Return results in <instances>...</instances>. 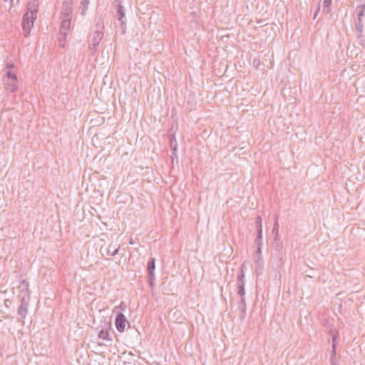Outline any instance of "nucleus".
<instances>
[{
  "instance_id": "f257e3e1",
  "label": "nucleus",
  "mask_w": 365,
  "mask_h": 365,
  "mask_svg": "<svg viewBox=\"0 0 365 365\" xmlns=\"http://www.w3.org/2000/svg\"><path fill=\"white\" fill-rule=\"evenodd\" d=\"M29 286V282L24 279L21 282V284L18 287L20 292L19 298L21 302V304L17 310L18 315L20 316V319H19L18 321L22 323H24L23 319L26 318L28 314V307L30 301Z\"/></svg>"
},
{
  "instance_id": "f03ea898",
  "label": "nucleus",
  "mask_w": 365,
  "mask_h": 365,
  "mask_svg": "<svg viewBox=\"0 0 365 365\" xmlns=\"http://www.w3.org/2000/svg\"><path fill=\"white\" fill-rule=\"evenodd\" d=\"M104 21L101 18L96 20L94 31L91 35V44L89 46L91 53L94 56L97 51L98 46L103 37Z\"/></svg>"
},
{
  "instance_id": "7ed1b4c3",
  "label": "nucleus",
  "mask_w": 365,
  "mask_h": 365,
  "mask_svg": "<svg viewBox=\"0 0 365 365\" xmlns=\"http://www.w3.org/2000/svg\"><path fill=\"white\" fill-rule=\"evenodd\" d=\"M38 9V2L37 0H29L26 5V18L36 19Z\"/></svg>"
},
{
  "instance_id": "20e7f679",
  "label": "nucleus",
  "mask_w": 365,
  "mask_h": 365,
  "mask_svg": "<svg viewBox=\"0 0 365 365\" xmlns=\"http://www.w3.org/2000/svg\"><path fill=\"white\" fill-rule=\"evenodd\" d=\"M116 7V17L118 20L120 22V27L122 29V33H125L126 29V20L125 18V9L124 7L120 4V3H116L114 4Z\"/></svg>"
},
{
  "instance_id": "39448f33",
  "label": "nucleus",
  "mask_w": 365,
  "mask_h": 365,
  "mask_svg": "<svg viewBox=\"0 0 365 365\" xmlns=\"http://www.w3.org/2000/svg\"><path fill=\"white\" fill-rule=\"evenodd\" d=\"M364 11H365V4H364L356 6V13L357 15L358 21L356 23V29L360 34L362 32L363 28H364V26L362 24V18L364 16Z\"/></svg>"
},
{
  "instance_id": "423d86ee",
  "label": "nucleus",
  "mask_w": 365,
  "mask_h": 365,
  "mask_svg": "<svg viewBox=\"0 0 365 365\" xmlns=\"http://www.w3.org/2000/svg\"><path fill=\"white\" fill-rule=\"evenodd\" d=\"M126 324H130L123 313H118L115 317V325L119 332H123Z\"/></svg>"
},
{
  "instance_id": "0eeeda50",
  "label": "nucleus",
  "mask_w": 365,
  "mask_h": 365,
  "mask_svg": "<svg viewBox=\"0 0 365 365\" xmlns=\"http://www.w3.org/2000/svg\"><path fill=\"white\" fill-rule=\"evenodd\" d=\"M5 89L8 92L14 93L19 88L17 76H14L11 79H3Z\"/></svg>"
},
{
  "instance_id": "6e6552de",
  "label": "nucleus",
  "mask_w": 365,
  "mask_h": 365,
  "mask_svg": "<svg viewBox=\"0 0 365 365\" xmlns=\"http://www.w3.org/2000/svg\"><path fill=\"white\" fill-rule=\"evenodd\" d=\"M60 19L61 20V28H60V34H61V36H63V39L65 40L66 38L68 32L71 27V18L60 17Z\"/></svg>"
},
{
  "instance_id": "1a4fd4ad",
  "label": "nucleus",
  "mask_w": 365,
  "mask_h": 365,
  "mask_svg": "<svg viewBox=\"0 0 365 365\" xmlns=\"http://www.w3.org/2000/svg\"><path fill=\"white\" fill-rule=\"evenodd\" d=\"M73 4V0H66L63 3V6H62L60 17L71 18Z\"/></svg>"
},
{
  "instance_id": "9d476101",
  "label": "nucleus",
  "mask_w": 365,
  "mask_h": 365,
  "mask_svg": "<svg viewBox=\"0 0 365 365\" xmlns=\"http://www.w3.org/2000/svg\"><path fill=\"white\" fill-rule=\"evenodd\" d=\"M36 19L26 18V14H24L22 18V27L24 32V36H27L30 32L31 29L34 26V22Z\"/></svg>"
},
{
  "instance_id": "9b49d317",
  "label": "nucleus",
  "mask_w": 365,
  "mask_h": 365,
  "mask_svg": "<svg viewBox=\"0 0 365 365\" xmlns=\"http://www.w3.org/2000/svg\"><path fill=\"white\" fill-rule=\"evenodd\" d=\"M155 259L150 258L147 264L148 278L155 279Z\"/></svg>"
},
{
  "instance_id": "f8f14e48",
  "label": "nucleus",
  "mask_w": 365,
  "mask_h": 365,
  "mask_svg": "<svg viewBox=\"0 0 365 365\" xmlns=\"http://www.w3.org/2000/svg\"><path fill=\"white\" fill-rule=\"evenodd\" d=\"M238 310L240 312L239 317L240 321H244L245 316H246V301L245 298L242 297L240 299V302H238L237 305Z\"/></svg>"
},
{
  "instance_id": "ddd939ff",
  "label": "nucleus",
  "mask_w": 365,
  "mask_h": 365,
  "mask_svg": "<svg viewBox=\"0 0 365 365\" xmlns=\"http://www.w3.org/2000/svg\"><path fill=\"white\" fill-rule=\"evenodd\" d=\"M255 272L257 275H261L264 269V259L262 257L255 258Z\"/></svg>"
},
{
  "instance_id": "4468645a",
  "label": "nucleus",
  "mask_w": 365,
  "mask_h": 365,
  "mask_svg": "<svg viewBox=\"0 0 365 365\" xmlns=\"http://www.w3.org/2000/svg\"><path fill=\"white\" fill-rule=\"evenodd\" d=\"M245 269H246V265L245 262H244L240 270L237 273V284H241L242 283L243 284H245Z\"/></svg>"
},
{
  "instance_id": "2eb2a0df",
  "label": "nucleus",
  "mask_w": 365,
  "mask_h": 365,
  "mask_svg": "<svg viewBox=\"0 0 365 365\" xmlns=\"http://www.w3.org/2000/svg\"><path fill=\"white\" fill-rule=\"evenodd\" d=\"M98 338L101 339H103V340H106V341H110L111 342L112 341V339L110 336V334H109V331L108 330L106 329H101L99 333H98Z\"/></svg>"
},
{
  "instance_id": "dca6fc26",
  "label": "nucleus",
  "mask_w": 365,
  "mask_h": 365,
  "mask_svg": "<svg viewBox=\"0 0 365 365\" xmlns=\"http://www.w3.org/2000/svg\"><path fill=\"white\" fill-rule=\"evenodd\" d=\"M120 246L116 245H109L107 250V255L109 256H114L118 254Z\"/></svg>"
},
{
  "instance_id": "f3484780",
  "label": "nucleus",
  "mask_w": 365,
  "mask_h": 365,
  "mask_svg": "<svg viewBox=\"0 0 365 365\" xmlns=\"http://www.w3.org/2000/svg\"><path fill=\"white\" fill-rule=\"evenodd\" d=\"M332 0H324L322 3V11L325 14L331 12V5Z\"/></svg>"
},
{
  "instance_id": "a211bd4d",
  "label": "nucleus",
  "mask_w": 365,
  "mask_h": 365,
  "mask_svg": "<svg viewBox=\"0 0 365 365\" xmlns=\"http://www.w3.org/2000/svg\"><path fill=\"white\" fill-rule=\"evenodd\" d=\"M272 246L277 250H280L282 248V242L279 236H275L272 242Z\"/></svg>"
},
{
  "instance_id": "6ab92c4d",
  "label": "nucleus",
  "mask_w": 365,
  "mask_h": 365,
  "mask_svg": "<svg viewBox=\"0 0 365 365\" xmlns=\"http://www.w3.org/2000/svg\"><path fill=\"white\" fill-rule=\"evenodd\" d=\"M237 294L240 297V299L242 297H245V284L241 283V284H237Z\"/></svg>"
},
{
  "instance_id": "aec40b11",
  "label": "nucleus",
  "mask_w": 365,
  "mask_h": 365,
  "mask_svg": "<svg viewBox=\"0 0 365 365\" xmlns=\"http://www.w3.org/2000/svg\"><path fill=\"white\" fill-rule=\"evenodd\" d=\"M262 231H257V237L255 240V243L256 246H262Z\"/></svg>"
},
{
  "instance_id": "412c9836",
  "label": "nucleus",
  "mask_w": 365,
  "mask_h": 365,
  "mask_svg": "<svg viewBox=\"0 0 365 365\" xmlns=\"http://www.w3.org/2000/svg\"><path fill=\"white\" fill-rule=\"evenodd\" d=\"M255 225L257 231H262V219L261 216L258 215L255 219Z\"/></svg>"
},
{
  "instance_id": "4be33fe9",
  "label": "nucleus",
  "mask_w": 365,
  "mask_h": 365,
  "mask_svg": "<svg viewBox=\"0 0 365 365\" xmlns=\"http://www.w3.org/2000/svg\"><path fill=\"white\" fill-rule=\"evenodd\" d=\"M90 3V0H81V8L82 7L81 14L85 15L86 11L88 9V5Z\"/></svg>"
},
{
  "instance_id": "5701e85b",
  "label": "nucleus",
  "mask_w": 365,
  "mask_h": 365,
  "mask_svg": "<svg viewBox=\"0 0 365 365\" xmlns=\"http://www.w3.org/2000/svg\"><path fill=\"white\" fill-rule=\"evenodd\" d=\"M278 230H279V225L277 222V217H276L275 220H274V225L273 229L272 230V232L274 233L275 236H278Z\"/></svg>"
},
{
  "instance_id": "b1692460",
  "label": "nucleus",
  "mask_w": 365,
  "mask_h": 365,
  "mask_svg": "<svg viewBox=\"0 0 365 365\" xmlns=\"http://www.w3.org/2000/svg\"><path fill=\"white\" fill-rule=\"evenodd\" d=\"M331 355L330 356L329 361L334 359V361H336V346H331Z\"/></svg>"
},
{
  "instance_id": "393cba45",
  "label": "nucleus",
  "mask_w": 365,
  "mask_h": 365,
  "mask_svg": "<svg viewBox=\"0 0 365 365\" xmlns=\"http://www.w3.org/2000/svg\"><path fill=\"white\" fill-rule=\"evenodd\" d=\"M14 76H16V75L12 73L11 71L8 70L6 72V75L4 77V79H11Z\"/></svg>"
},
{
  "instance_id": "a878e982",
  "label": "nucleus",
  "mask_w": 365,
  "mask_h": 365,
  "mask_svg": "<svg viewBox=\"0 0 365 365\" xmlns=\"http://www.w3.org/2000/svg\"><path fill=\"white\" fill-rule=\"evenodd\" d=\"M262 246H257V250L255 251V257H262V248H261Z\"/></svg>"
},
{
  "instance_id": "bb28decb",
  "label": "nucleus",
  "mask_w": 365,
  "mask_h": 365,
  "mask_svg": "<svg viewBox=\"0 0 365 365\" xmlns=\"http://www.w3.org/2000/svg\"><path fill=\"white\" fill-rule=\"evenodd\" d=\"M337 338H338V333H335L333 336H332V343H331V346H336V344H337Z\"/></svg>"
},
{
  "instance_id": "cd10ccee",
  "label": "nucleus",
  "mask_w": 365,
  "mask_h": 365,
  "mask_svg": "<svg viewBox=\"0 0 365 365\" xmlns=\"http://www.w3.org/2000/svg\"><path fill=\"white\" fill-rule=\"evenodd\" d=\"M66 40V38L64 40L63 36H61V34H59L58 41L60 43V46H61V47L64 46V43H65Z\"/></svg>"
},
{
  "instance_id": "c85d7f7f",
  "label": "nucleus",
  "mask_w": 365,
  "mask_h": 365,
  "mask_svg": "<svg viewBox=\"0 0 365 365\" xmlns=\"http://www.w3.org/2000/svg\"><path fill=\"white\" fill-rule=\"evenodd\" d=\"M319 10H320V5L318 4L317 6V9H316V11L313 15V19H315L319 12Z\"/></svg>"
},
{
  "instance_id": "c756f323",
  "label": "nucleus",
  "mask_w": 365,
  "mask_h": 365,
  "mask_svg": "<svg viewBox=\"0 0 365 365\" xmlns=\"http://www.w3.org/2000/svg\"><path fill=\"white\" fill-rule=\"evenodd\" d=\"M154 280L155 279L148 278V282L151 289H153V287L155 286Z\"/></svg>"
},
{
  "instance_id": "7c9ffc66",
  "label": "nucleus",
  "mask_w": 365,
  "mask_h": 365,
  "mask_svg": "<svg viewBox=\"0 0 365 365\" xmlns=\"http://www.w3.org/2000/svg\"><path fill=\"white\" fill-rule=\"evenodd\" d=\"M122 311H124L126 308V305L125 304V303L123 302H122L120 303V304L119 305L118 307Z\"/></svg>"
},
{
  "instance_id": "2f4dec72",
  "label": "nucleus",
  "mask_w": 365,
  "mask_h": 365,
  "mask_svg": "<svg viewBox=\"0 0 365 365\" xmlns=\"http://www.w3.org/2000/svg\"><path fill=\"white\" fill-rule=\"evenodd\" d=\"M4 1H9V4H10V7H9V9H11L13 6V2H14V0H4Z\"/></svg>"
},
{
  "instance_id": "473e14b6",
  "label": "nucleus",
  "mask_w": 365,
  "mask_h": 365,
  "mask_svg": "<svg viewBox=\"0 0 365 365\" xmlns=\"http://www.w3.org/2000/svg\"><path fill=\"white\" fill-rule=\"evenodd\" d=\"M14 63H9V64L7 65V68H14Z\"/></svg>"
},
{
  "instance_id": "72a5a7b5",
  "label": "nucleus",
  "mask_w": 365,
  "mask_h": 365,
  "mask_svg": "<svg viewBox=\"0 0 365 365\" xmlns=\"http://www.w3.org/2000/svg\"><path fill=\"white\" fill-rule=\"evenodd\" d=\"M121 0H113V4H115L116 3H120Z\"/></svg>"
},
{
  "instance_id": "f704fd0d",
  "label": "nucleus",
  "mask_w": 365,
  "mask_h": 365,
  "mask_svg": "<svg viewBox=\"0 0 365 365\" xmlns=\"http://www.w3.org/2000/svg\"><path fill=\"white\" fill-rule=\"evenodd\" d=\"M259 61H257L256 59H255V60L254 61V62H253V64H254V65H255V64H259Z\"/></svg>"
},
{
  "instance_id": "c9c22d12",
  "label": "nucleus",
  "mask_w": 365,
  "mask_h": 365,
  "mask_svg": "<svg viewBox=\"0 0 365 365\" xmlns=\"http://www.w3.org/2000/svg\"><path fill=\"white\" fill-rule=\"evenodd\" d=\"M176 150H177V145H176V143H175V146H174V147H173V151H175Z\"/></svg>"
},
{
  "instance_id": "e433bc0d",
  "label": "nucleus",
  "mask_w": 365,
  "mask_h": 365,
  "mask_svg": "<svg viewBox=\"0 0 365 365\" xmlns=\"http://www.w3.org/2000/svg\"><path fill=\"white\" fill-rule=\"evenodd\" d=\"M129 243L133 245V244H134V242H133V240L132 239H130V241H129Z\"/></svg>"
},
{
  "instance_id": "4c0bfd02",
  "label": "nucleus",
  "mask_w": 365,
  "mask_h": 365,
  "mask_svg": "<svg viewBox=\"0 0 365 365\" xmlns=\"http://www.w3.org/2000/svg\"><path fill=\"white\" fill-rule=\"evenodd\" d=\"M170 141H171V142H170L171 147H173V140H172V139H170Z\"/></svg>"
}]
</instances>
